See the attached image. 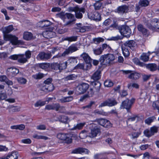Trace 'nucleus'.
Wrapping results in <instances>:
<instances>
[{
  "mask_svg": "<svg viewBox=\"0 0 159 159\" xmlns=\"http://www.w3.org/2000/svg\"><path fill=\"white\" fill-rule=\"evenodd\" d=\"M115 59L114 55L112 54H108L101 56L100 61L102 65H107L112 62Z\"/></svg>",
  "mask_w": 159,
  "mask_h": 159,
  "instance_id": "nucleus-2",
  "label": "nucleus"
},
{
  "mask_svg": "<svg viewBox=\"0 0 159 159\" xmlns=\"http://www.w3.org/2000/svg\"><path fill=\"white\" fill-rule=\"evenodd\" d=\"M73 99L72 96L67 97H62L61 98L58 100V101L61 103L68 102L71 101Z\"/></svg>",
  "mask_w": 159,
  "mask_h": 159,
  "instance_id": "nucleus-24",
  "label": "nucleus"
},
{
  "mask_svg": "<svg viewBox=\"0 0 159 159\" xmlns=\"http://www.w3.org/2000/svg\"><path fill=\"white\" fill-rule=\"evenodd\" d=\"M84 66L85 68L84 70H87L90 69L92 66L91 62L88 63H86L84 65Z\"/></svg>",
  "mask_w": 159,
  "mask_h": 159,
  "instance_id": "nucleus-59",
  "label": "nucleus"
},
{
  "mask_svg": "<svg viewBox=\"0 0 159 159\" xmlns=\"http://www.w3.org/2000/svg\"><path fill=\"white\" fill-rule=\"evenodd\" d=\"M57 138L61 140H65L67 143H70L72 142L71 136L70 134L60 133L57 134Z\"/></svg>",
  "mask_w": 159,
  "mask_h": 159,
  "instance_id": "nucleus-7",
  "label": "nucleus"
},
{
  "mask_svg": "<svg viewBox=\"0 0 159 159\" xmlns=\"http://www.w3.org/2000/svg\"><path fill=\"white\" fill-rule=\"evenodd\" d=\"M134 99L132 98L130 100L128 99L125 100L121 103L120 105L121 108H125L127 110L131 107L132 104L134 101Z\"/></svg>",
  "mask_w": 159,
  "mask_h": 159,
  "instance_id": "nucleus-9",
  "label": "nucleus"
},
{
  "mask_svg": "<svg viewBox=\"0 0 159 159\" xmlns=\"http://www.w3.org/2000/svg\"><path fill=\"white\" fill-rule=\"evenodd\" d=\"M18 82L20 84H24L26 83L27 80L23 77H19L17 79Z\"/></svg>",
  "mask_w": 159,
  "mask_h": 159,
  "instance_id": "nucleus-43",
  "label": "nucleus"
},
{
  "mask_svg": "<svg viewBox=\"0 0 159 159\" xmlns=\"http://www.w3.org/2000/svg\"><path fill=\"white\" fill-rule=\"evenodd\" d=\"M36 129L38 130H44L46 129V126L43 125H40L36 126Z\"/></svg>",
  "mask_w": 159,
  "mask_h": 159,
  "instance_id": "nucleus-62",
  "label": "nucleus"
},
{
  "mask_svg": "<svg viewBox=\"0 0 159 159\" xmlns=\"http://www.w3.org/2000/svg\"><path fill=\"white\" fill-rule=\"evenodd\" d=\"M126 47V46H125L124 45L121 46L122 52L125 57H128L129 54V52Z\"/></svg>",
  "mask_w": 159,
  "mask_h": 159,
  "instance_id": "nucleus-33",
  "label": "nucleus"
},
{
  "mask_svg": "<svg viewBox=\"0 0 159 159\" xmlns=\"http://www.w3.org/2000/svg\"><path fill=\"white\" fill-rule=\"evenodd\" d=\"M65 39L70 42L75 41L77 39V36H72L70 37H67L65 38Z\"/></svg>",
  "mask_w": 159,
  "mask_h": 159,
  "instance_id": "nucleus-44",
  "label": "nucleus"
},
{
  "mask_svg": "<svg viewBox=\"0 0 159 159\" xmlns=\"http://www.w3.org/2000/svg\"><path fill=\"white\" fill-rule=\"evenodd\" d=\"M117 103L115 100L108 99L101 103L99 105V107L100 108L105 106L112 107L116 105Z\"/></svg>",
  "mask_w": 159,
  "mask_h": 159,
  "instance_id": "nucleus-11",
  "label": "nucleus"
},
{
  "mask_svg": "<svg viewBox=\"0 0 159 159\" xmlns=\"http://www.w3.org/2000/svg\"><path fill=\"white\" fill-rule=\"evenodd\" d=\"M77 60L76 58L74 57H70L67 61L64 63H66V66L67 64H70L71 65H74L77 63Z\"/></svg>",
  "mask_w": 159,
  "mask_h": 159,
  "instance_id": "nucleus-23",
  "label": "nucleus"
},
{
  "mask_svg": "<svg viewBox=\"0 0 159 159\" xmlns=\"http://www.w3.org/2000/svg\"><path fill=\"white\" fill-rule=\"evenodd\" d=\"M33 137L35 139H43L44 140H48L49 138L45 136L39 135L38 134H34L33 135Z\"/></svg>",
  "mask_w": 159,
  "mask_h": 159,
  "instance_id": "nucleus-29",
  "label": "nucleus"
},
{
  "mask_svg": "<svg viewBox=\"0 0 159 159\" xmlns=\"http://www.w3.org/2000/svg\"><path fill=\"white\" fill-rule=\"evenodd\" d=\"M66 17L68 19L70 20H75V18L74 16L71 14L66 13Z\"/></svg>",
  "mask_w": 159,
  "mask_h": 159,
  "instance_id": "nucleus-52",
  "label": "nucleus"
},
{
  "mask_svg": "<svg viewBox=\"0 0 159 159\" xmlns=\"http://www.w3.org/2000/svg\"><path fill=\"white\" fill-rule=\"evenodd\" d=\"M41 89L45 92H48L52 91L54 89V87L52 84H50V85L43 84L41 87Z\"/></svg>",
  "mask_w": 159,
  "mask_h": 159,
  "instance_id": "nucleus-15",
  "label": "nucleus"
},
{
  "mask_svg": "<svg viewBox=\"0 0 159 159\" xmlns=\"http://www.w3.org/2000/svg\"><path fill=\"white\" fill-rule=\"evenodd\" d=\"M19 154L16 151H12L8 154L6 156H3L4 159H18Z\"/></svg>",
  "mask_w": 159,
  "mask_h": 159,
  "instance_id": "nucleus-16",
  "label": "nucleus"
},
{
  "mask_svg": "<svg viewBox=\"0 0 159 159\" xmlns=\"http://www.w3.org/2000/svg\"><path fill=\"white\" fill-rule=\"evenodd\" d=\"M68 118L66 116H60L58 118V119L56 120L57 121H59L62 123H67L68 121Z\"/></svg>",
  "mask_w": 159,
  "mask_h": 159,
  "instance_id": "nucleus-34",
  "label": "nucleus"
},
{
  "mask_svg": "<svg viewBox=\"0 0 159 159\" xmlns=\"http://www.w3.org/2000/svg\"><path fill=\"white\" fill-rule=\"evenodd\" d=\"M89 151L87 149L83 148H79L73 150L72 153H73L80 154L83 153L88 154Z\"/></svg>",
  "mask_w": 159,
  "mask_h": 159,
  "instance_id": "nucleus-18",
  "label": "nucleus"
},
{
  "mask_svg": "<svg viewBox=\"0 0 159 159\" xmlns=\"http://www.w3.org/2000/svg\"><path fill=\"white\" fill-rule=\"evenodd\" d=\"M78 49L77 46L75 45L72 44L69 46L67 49H66L61 55L57 56L56 57H58L61 56H65L69 53L76 51Z\"/></svg>",
  "mask_w": 159,
  "mask_h": 159,
  "instance_id": "nucleus-5",
  "label": "nucleus"
},
{
  "mask_svg": "<svg viewBox=\"0 0 159 159\" xmlns=\"http://www.w3.org/2000/svg\"><path fill=\"white\" fill-rule=\"evenodd\" d=\"M89 88V85L88 84L82 83L77 86L76 91L79 94H83Z\"/></svg>",
  "mask_w": 159,
  "mask_h": 159,
  "instance_id": "nucleus-4",
  "label": "nucleus"
},
{
  "mask_svg": "<svg viewBox=\"0 0 159 159\" xmlns=\"http://www.w3.org/2000/svg\"><path fill=\"white\" fill-rule=\"evenodd\" d=\"M104 85L106 87H110L113 86V83L111 80H107L104 82Z\"/></svg>",
  "mask_w": 159,
  "mask_h": 159,
  "instance_id": "nucleus-46",
  "label": "nucleus"
},
{
  "mask_svg": "<svg viewBox=\"0 0 159 159\" xmlns=\"http://www.w3.org/2000/svg\"><path fill=\"white\" fill-rule=\"evenodd\" d=\"M139 4L141 7H145L149 5V2L148 0H140Z\"/></svg>",
  "mask_w": 159,
  "mask_h": 159,
  "instance_id": "nucleus-36",
  "label": "nucleus"
},
{
  "mask_svg": "<svg viewBox=\"0 0 159 159\" xmlns=\"http://www.w3.org/2000/svg\"><path fill=\"white\" fill-rule=\"evenodd\" d=\"M41 23H42L43 25H41V27L43 28L48 27L51 24V22L48 20H43V22Z\"/></svg>",
  "mask_w": 159,
  "mask_h": 159,
  "instance_id": "nucleus-42",
  "label": "nucleus"
},
{
  "mask_svg": "<svg viewBox=\"0 0 159 159\" xmlns=\"http://www.w3.org/2000/svg\"><path fill=\"white\" fill-rule=\"evenodd\" d=\"M33 37L32 34L29 32H25L24 33L23 38L26 40H29L31 39Z\"/></svg>",
  "mask_w": 159,
  "mask_h": 159,
  "instance_id": "nucleus-31",
  "label": "nucleus"
},
{
  "mask_svg": "<svg viewBox=\"0 0 159 159\" xmlns=\"http://www.w3.org/2000/svg\"><path fill=\"white\" fill-rule=\"evenodd\" d=\"M93 51L95 54L96 55H99L102 53L103 49L101 47H100L96 49H94Z\"/></svg>",
  "mask_w": 159,
  "mask_h": 159,
  "instance_id": "nucleus-38",
  "label": "nucleus"
},
{
  "mask_svg": "<svg viewBox=\"0 0 159 159\" xmlns=\"http://www.w3.org/2000/svg\"><path fill=\"white\" fill-rule=\"evenodd\" d=\"M89 17L92 20L96 21H99L101 20V15L97 12H94L89 15Z\"/></svg>",
  "mask_w": 159,
  "mask_h": 159,
  "instance_id": "nucleus-17",
  "label": "nucleus"
},
{
  "mask_svg": "<svg viewBox=\"0 0 159 159\" xmlns=\"http://www.w3.org/2000/svg\"><path fill=\"white\" fill-rule=\"evenodd\" d=\"M8 149L5 146L0 145V152H7L8 151Z\"/></svg>",
  "mask_w": 159,
  "mask_h": 159,
  "instance_id": "nucleus-60",
  "label": "nucleus"
},
{
  "mask_svg": "<svg viewBox=\"0 0 159 159\" xmlns=\"http://www.w3.org/2000/svg\"><path fill=\"white\" fill-rule=\"evenodd\" d=\"M112 124L108 120L106 119L105 124L104 127L107 128H110L112 127Z\"/></svg>",
  "mask_w": 159,
  "mask_h": 159,
  "instance_id": "nucleus-53",
  "label": "nucleus"
},
{
  "mask_svg": "<svg viewBox=\"0 0 159 159\" xmlns=\"http://www.w3.org/2000/svg\"><path fill=\"white\" fill-rule=\"evenodd\" d=\"M50 65L48 63H42L39 64V67L45 70H47L50 66Z\"/></svg>",
  "mask_w": 159,
  "mask_h": 159,
  "instance_id": "nucleus-40",
  "label": "nucleus"
},
{
  "mask_svg": "<svg viewBox=\"0 0 159 159\" xmlns=\"http://www.w3.org/2000/svg\"><path fill=\"white\" fill-rule=\"evenodd\" d=\"M73 20H70L67 21L64 25L65 26H70L71 25L74 24V21Z\"/></svg>",
  "mask_w": 159,
  "mask_h": 159,
  "instance_id": "nucleus-63",
  "label": "nucleus"
},
{
  "mask_svg": "<svg viewBox=\"0 0 159 159\" xmlns=\"http://www.w3.org/2000/svg\"><path fill=\"white\" fill-rule=\"evenodd\" d=\"M123 71L125 74L130 73V74L128 77L129 79L136 80L139 78L140 76V75L139 74L136 72L131 73L130 70H123Z\"/></svg>",
  "mask_w": 159,
  "mask_h": 159,
  "instance_id": "nucleus-14",
  "label": "nucleus"
},
{
  "mask_svg": "<svg viewBox=\"0 0 159 159\" xmlns=\"http://www.w3.org/2000/svg\"><path fill=\"white\" fill-rule=\"evenodd\" d=\"M52 69L55 70H59L60 71L63 69L66 68V63H53L51 65Z\"/></svg>",
  "mask_w": 159,
  "mask_h": 159,
  "instance_id": "nucleus-10",
  "label": "nucleus"
},
{
  "mask_svg": "<svg viewBox=\"0 0 159 159\" xmlns=\"http://www.w3.org/2000/svg\"><path fill=\"white\" fill-rule=\"evenodd\" d=\"M102 6V3L99 1H97L93 5L94 9L95 10H99Z\"/></svg>",
  "mask_w": 159,
  "mask_h": 159,
  "instance_id": "nucleus-39",
  "label": "nucleus"
},
{
  "mask_svg": "<svg viewBox=\"0 0 159 159\" xmlns=\"http://www.w3.org/2000/svg\"><path fill=\"white\" fill-rule=\"evenodd\" d=\"M52 79L51 78H49L45 80L43 83V84L50 85V84H52Z\"/></svg>",
  "mask_w": 159,
  "mask_h": 159,
  "instance_id": "nucleus-56",
  "label": "nucleus"
},
{
  "mask_svg": "<svg viewBox=\"0 0 159 159\" xmlns=\"http://www.w3.org/2000/svg\"><path fill=\"white\" fill-rule=\"evenodd\" d=\"M119 30L121 35L127 37H129L131 34V30L128 26H122Z\"/></svg>",
  "mask_w": 159,
  "mask_h": 159,
  "instance_id": "nucleus-6",
  "label": "nucleus"
},
{
  "mask_svg": "<svg viewBox=\"0 0 159 159\" xmlns=\"http://www.w3.org/2000/svg\"><path fill=\"white\" fill-rule=\"evenodd\" d=\"M81 57L83 58L85 63L91 62L92 60L88 54L85 52L83 53L81 55Z\"/></svg>",
  "mask_w": 159,
  "mask_h": 159,
  "instance_id": "nucleus-22",
  "label": "nucleus"
},
{
  "mask_svg": "<svg viewBox=\"0 0 159 159\" xmlns=\"http://www.w3.org/2000/svg\"><path fill=\"white\" fill-rule=\"evenodd\" d=\"M27 61V58L25 57L24 54H19L18 61L20 63H24Z\"/></svg>",
  "mask_w": 159,
  "mask_h": 159,
  "instance_id": "nucleus-26",
  "label": "nucleus"
},
{
  "mask_svg": "<svg viewBox=\"0 0 159 159\" xmlns=\"http://www.w3.org/2000/svg\"><path fill=\"white\" fill-rule=\"evenodd\" d=\"M61 19L64 20L66 16V13L65 12H62L57 15Z\"/></svg>",
  "mask_w": 159,
  "mask_h": 159,
  "instance_id": "nucleus-58",
  "label": "nucleus"
},
{
  "mask_svg": "<svg viewBox=\"0 0 159 159\" xmlns=\"http://www.w3.org/2000/svg\"><path fill=\"white\" fill-rule=\"evenodd\" d=\"M156 119V117L154 116L149 117L145 120V122L148 125H150L152 122Z\"/></svg>",
  "mask_w": 159,
  "mask_h": 159,
  "instance_id": "nucleus-45",
  "label": "nucleus"
},
{
  "mask_svg": "<svg viewBox=\"0 0 159 159\" xmlns=\"http://www.w3.org/2000/svg\"><path fill=\"white\" fill-rule=\"evenodd\" d=\"M146 68L151 71H154L157 69V65L154 63L149 64L146 65Z\"/></svg>",
  "mask_w": 159,
  "mask_h": 159,
  "instance_id": "nucleus-30",
  "label": "nucleus"
},
{
  "mask_svg": "<svg viewBox=\"0 0 159 159\" xmlns=\"http://www.w3.org/2000/svg\"><path fill=\"white\" fill-rule=\"evenodd\" d=\"M128 10V7L126 6H122L118 8V12L120 13L127 12Z\"/></svg>",
  "mask_w": 159,
  "mask_h": 159,
  "instance_id": "nucleus-28",
  "label": "nucleus"
},
{
  "mask_svg": "<svg viewBox=\"0 0 159 159\" xmlns=\"http://www.w3.org/2000/svg\"><path fill=\"white\" fill-rule=\"evenodd\" d=\"M33 77L36 79H42L43 76V74L41 73L33 75Z\"/></svg>",
  "mask_w": 159,
  "mask_h": 159,
  "instance_id": "nucleus-48",
  "label": "nucleus"
},
{
  "mask_svg": "<svg viewBox=\"0 0 159 159\" xmlns=\"http://www.w3.org/2000/svg\"><path fill=\"white\" fill-rule=\"evenodd\" d=\"M13 29V26L12 25H9L3 28L2 32L4 34V40L6 41H9L12 45H16L19 43L18 38L15 35L7 34L11 32Z\"/></svg>",
  "mask_w": 159,
  "mask_h": 159,
  "instance_id": "nucleus-1",
  "label": "nucleus"
},
{
  "mask_svg": "<svg viewBox=\"0 0 159 159\" xmlns=\"http://www.w3.org/2000/svg\"><path fill=\"white\" fill-rule=\"evenodd\" d=\"M31 55V52L29 51H26L25 53V57L27 58V60L30 58Z\"/></svg>",
  "mask_w": 159,
  "mask_h": 159,
  "instance_id": "nucleus-61",
  "label": "nucleus"
},
{
  "mask_svg": "<svg viewBox=\"0 0 159 159\" xmlns=\"http://www.w3.org/2000/svg\"><path fill=\"white\" fill-rule=\"evenodd\" d=\"M152 106L154 109L159 111V101H157L153 102Z\"/></svg>",
  "mask_w": 159,
  "mask_h": 159,
  "instance_id": "nucleus-50",
  "label": "nucleus"
},
{
  "mask_svg": "<svg viewBox=\"0 0 159 159\" xmlns=\"http://www.w3.org/2000/svg\"><path fill=\"white\" fill-rule=\"evenodd\" d=\"M19 71L18 69L14 67L13 71H12V76L14 77L16 75L19 73Z\"/></svg>",
  "mask_w": 159,
  "mask_h": 159,
  "instance_id": "nucleus-55",
  "label": "nucleus"
},
{
  "mask_svg": "<svg viewBox=\"0 0 159 159\" xmlns=\"http://www.w3.org/2000/svg\"><path fill=\"white\" fill-rule=\"evenodd\" d=\"M128 88L129 89H131V87L135 88H138L139 87L138 84L136 83L130 84L128 85Z\"/></svg>",
  "mask_w": 159,
  "mask_h": 159,
  "instance_id": "nucleus-57",
  "label": "nucleus"
},
{
  "mask_svg": "<svg viewBox=\"0 0 159 159\" xmlns=\"http://www.w3.org/2000/svg\"><path fill=\"white\" fill-rule=\"evenodd\" d=\"M85 124L86 123L85 122L77 124L76 125H74L73 127L70 129V130H74L76 129H81Z\"/></svg>",
  "mask_w": 159,
  "mask_h": 159,
  "instance_id": "nucleus-25",
  "label": "nucleus"
},
{
  "mask_svg": "<svg viewBox=\"0 0 159 159\" xmlns=\"http://www.w3.org/2000/svg\"><path fill=\"white\" fill-rule=\"evenodd\" d=\"M92 128L91 129V131L89 133V137L93 138L95 137L100 132V129L97 126H95V124L94 123L92 124Z\"/></svg>",
  "mask_w": 159,
  "mask_h": 159,
  "instance_id": "nucleus-8",
  "label": "nucleus"
},
{
  "mask_svg": "<svg viewBox=\"0 0 159 159\" xmlns=\"http://www.w3.org/2000/svg\"><path fill=\"white\" fill-rule=\"evenodd\" d=\"M144 135L147 137H149L153 135V133L152 132L151 130L146 129L144 131Z\"/></svg>",
  "mask_w": 159,
  "mask_h": 159,
  "instance_id": "nucleus-49",
  "label": "nucleus"
},
{
  "mask_svg": "<svg viewBox=\"0 0 159 159\" xmlns=\"http://www.w3.org/2000/svg\"><path fill=\"white\" fill-rule=\"evenodd\" d=\"M89 133L85 130H82L79 134V137L81 139H84L89 137Z\"/></svg>",
  "mask_w": 159,
  "mask_h": 159,
  "instance_id": "nucleus-32",
  "label": "nucleus"
},
{
  "mask_svg": "<svg viewBox=\"0 0 159 159\" xmlns=\"http://www.w3.org/2000/svg\"><path fill=\"white\" fill-rule=\"evenodd\" d=\"M106 120V119L100 118L94 120L93 121L97 122L99 125L104 127Z\"/></svg>",
  "mask_w": 159,
  "mask_h": 159,
  "instance_id": "nucleus-35",
  "label": "nucleus"
},
{
  "mask_svg": "<svg viewBox=\"0 0 159 159\" xmlns=\"http://www.w3.org/2000/svg\"><path fill=\"white\" fill-rule=\"evenodd\" d=\"M73 11L75 12V16L76 18H81L82 17V13L85 12V9L83 8H79L78 7H75L73 9Z\"/></svg>",
  "mask_w": 159,
  "mask_h": 159,
  "instance_id": "nucleus-13",
  "label": "nucleus"
},
{
  "mask_svg": "<svg viewBox=\"0 0 159 159\" xmlns=\"http://www.w3.org/2000/svg\"><path fill=\"white\" fill-rule=\"evenodd\" d=\"M148 57L146 53H143L140 57V59L144 61H147L148 60Z\"/></svg>",
  "mask_w": 159,
  "mask_h": 159,
  "instance_id": "nucleus-47",
  "label": "nucleus"
},
{
  "mask_svg": "<svg viewBox=\"0 0 159 159\" xmlns=\"http://www.w3.org/2000/svg\"><path fill=\"white\" fill-rule=\"evenodd\" d=\"M134 62L136 64L141 66H143V63L140 62L139 59L137 58H135L133 60Z\"/></svg>",
  "mask_w": 159,
  "mask_h": 159,
  "instance_id": "nucleus-54",
  "label": "nucleus"
},
{
  "mask_svg": "<svg viewBox=\"0 0 159 159\" xmlns=\"http://www.w3.org/2000/svg\"><path fill=\"white\" fill-rule=\"evenodd\" d=\"M104 157V154L102 153L96 154L94 156V159H101Z\"/></svg>",
  "mask_w": 159,
  "mask_h": 159,
  "instance_id": "nucleus-51",
  "label": "nucleus"
},
{
  "mask_svg": "<svg viewBox=\"0 0 159 159\" xmlns=\"http://www.w3.org/2000/svg\"><path fill=\"white\" fill-rule=\"evenodd\" d=\"M124 45L127 47H129L132 50H134L136 47V44L133 40L128 41L124 43Z\"/></svg>",
  "mask_w": 159,
  "mask_h": 159,
  "instance_id": "nucleus-20",
  "label": "nucleus"
},
{
  "mask_svg": "<svg viewBox=\"0 0 159 159\" xmlns=\"http://www.w3.org/2000/svg\"><path fill=\"white\" fill-rule=\"evenodd\" d=\"M138 30L141 32L143 34L146 36H148L149 34V33L148 31L145 28H144L143 26L142 25H139L137 27Z\"/></svg>",
  "mask_w": 159,
  "mask_h": 159,
  "instance_id": "nucleus-21",
  "label": "nucleus"
},
{
  "mask_svg": "<svg viewBox=\"0 0 159 159\" xmlns=\"http://www.w3.org/2000/svg\"><path fill=\"white\" fill-rule=\"evenodd\" d=\"M46 101L39 100L34 104V106L36 107H38L39 106H44L46 104Z\"/></svg>",
  "mask_w": 159,
  "mask_h": 159,
  "instance_id": "nucleus-41",
  "label": "nucleus"
},
{
  "mask_svg": "<svg viewBox=\"0 0 159 159\" xmlns=\"http://www.w3.org/2000/svg\"><path fill=\"white\" fill-rule=\"evenodd\" d=\"M101 77V71L97 70L91 77V78L94 80H98Z\"/></svg>",
  "mask_w": 159,
  "mask_h": 159,
  "instance_id": "nucleus-27",
  "label": "nucleus"
},
{
  "mask_svg": "<svg viewBox=\"0 0 159 159\" xmlns=\"http://www.w3.org/2000/svg\"><path fill=\"white\" fill-rule=\"evenodd\" d=\"M76 76L74 74H71L69 75L66 77L64 78L65 80L67 81L70 80H75L76 78Z\"/></svg>",
  "mask_w": 159,
  "mask_h": 159,
  "instance_id": "nucleus-37",
  "label": "nucleus"
},
{
  "mask_svg": "<svg viewBox=\"0 0 159 159\" xmlns=\"http://www.w3.org/2000/svg\"><path fill=\"white\" fill-rule=\"evenodd\" d=\"M147 26L150 30L156 31L159 29V20L154 18L148 21Z\"/></svg>",
  "mask_w": 159,
  "mask_h": 159,
  "instance_id": "nucleus-3",
  "label": "nucleus"
},
{
  "mask_svg": "<svg viewBox=\"0 0 159 159\" xmlns=\"http://www.w3.org/2000/svg\"><path fill=\"white\" fill-rule=\"evenodd\" d=\"M51 56V53H45L42 52L39 53L36 57V58L38 60H44L50 58Z\"/></svg>",
  "mask_w": 159,
  "mask_h": 159,
  "instance_id": "nucleus-12",
  "label": "nucleus"
},
{
  "mask_svg": "<svg viewBox=\"0 0 159 159\" xmlns=\"http://www.w3.org/2000/svg\"><path fill=\"white\" fill-rule=\"evenodd\" d=\"M55 35V32L52 31L46 30L43 33V36L46 38H52Z\"/></svg>",
  "mask_w": 159,
  "mask_h": 159,
  "instance_id": "nucleus-19",
  "label": "nucleus"
},
{
  "mask_svg": "<svg viewBox=\"0 0 159 159\" xmlns=\"http://www.w3.org/2000/svg\"><path fill=\"white\" fill-rule=\"evenodd\" d=\"M112 22V20L109 19H107L106 20L103 22V25L105 26H107L109 25Z\"/></svg>",
  "mask_w": 159,
  "mask_h": 159,
  "instance_id": "nucleus-64",
  "label": "nucleus"
}]
</instances>
